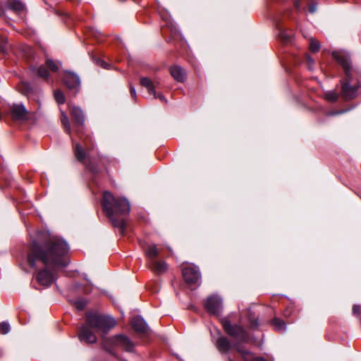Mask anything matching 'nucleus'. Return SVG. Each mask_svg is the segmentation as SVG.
Returning a JSON list of instances; mask_svg holds the SVG:
<instances>
[{
  "mask_svg": "<svg viewBox=\"0 0 361 361\" xmlns=\"http://www.w3.org/2000/svg\"><path fill=\"white\" fill-rule=\"evenodd\" d=\"M68 251V243L59 236L43 234L32 241L27 260L30 267L39 269L36 279L39 285L47 288L56 281V278L49 268L66 267Z\"/></svg>",
  "mask_w": 361,
  "mask_h": 361,
  "instance_id": "nucleus-1",
  "label": "nucleus"
},
{
  "mask_svg": "<svg viewBox=\"0 0 361 361\" xmlns=\"http://www.w3.org/2000/svg\"><path fill=\"white\" fill-rule=\"evenodd\" d=\"M101 204L114 227L118 228L121 234H124L126 228V216L130 213V205L123 197H115L109 191L103 193Z\"/></svg>",
  "mask_w": 361,
  "mask_h": 361,
  "instance_id": "nucleus-2",
  "label": "nucleus"
},
{
  "mask_svg": "<svg viewBox=\"0 0 361 361\" xmlns=\"http://www.w3.org/2000/svg\"><path fill=\"white\" fill-rule=\"evenodd\" d=\"M333 57L343 66L345 77L341 80V96L345 101H350L357 95L358 83L351 74V63L349 57L341 51H334Z\"/></svg>",
  "mask_w": 361,
  "mask_h": 361,
  "instance_id": "nucleus-3",
  "label": "nucleus"
},
{
  "mask_svg": "<svg viewBox=\"0 0 361 361\" xmlns=\"http://www.w3.org/2000/svg\"><path fill=\"white\" fill-rule=\"evenodd\" d=\"M86 322L92 329L103 333L108 332L116 324L113 317L94 312L86 314Z\"/></svg>",
  "mask_w": 361,
  "mask_h": 361,
  "instance_id": "nucleus-4",
  "label": "nucleus"
},
{
  "mask_svg": "<svg viewBox=\"0 0 361 361\" xmlns=\"http://www.w3.org/2000/svg\"><path fill=\"white\" fill-rule=\"evenodd\" d=\"M102 345L110 353H112L114 347H119L126 352H133L135 348V344L124 335L104 338L102 341Z\"/></svg>",
  "mask_w": 361,
  "mask_h": 361,
  "instance_id": "nucleus-5",
  "label": "nucleus"
},
{
  "mask_svg": "<svg viewBox=\"0 0 361 361\" xmlns=\"http://www.w3.org/2000/svg\"><path fill=\"white\" fill-rule=\"evenodd\" d=\"M221 324L224 331L228 335L238 338L242 343H248L250 335L244 327L238 324H232L227 318L223 319Z\"/></svg>",
  "mask_w": 361,
  "mask_h": 361,
  "instance_id": "nucleus-6",
  "label": "nucleus"
},
{
  "mask_svg": "<svg viewBox=\"0 0 361 361\" xmlns=\"http://www.w3.org/2000/svg\"><path fill=\"white\" fill-rule=\"evenodd\" d=\"M7 111H9L12 118L17 121H27L33 116V113L27 111L23 104H8Z\"/></svg>",
  "mask_w": 361,
  "mask_h": 361,
  "instance_id": "nucleus-7",
  "label": "nucleus"
},
{
  "mask_svg": "<svg viewBox=\"0 0 361 361\" xmlns=\"http://www.w3.org/2000/svg\"><path fill=\"white\" fill-rule=\"evenodd\" d=\"M183 277L186 283L189 285H199L200 273L198 268L194 265L185 266L182 270Z\"/></svg>",
  "mask_w": 361,
  "mask_h": 361,
  "instance_id": "nucleus-8",
  "label": "nucleus"
},
{
  "mask_svg": "<svg viewBox=\"0 0 361 361\" xmlns=\"http://www.w3.org/2000/svg\"><path fill=\"white\" fill-rule=\"evenodd\" d=\"M63 81L66 87L74 94H76L80 88V80L79 76L71 71H65L63 72Z\"/></svg>",
  "mask_w": 361,
  "mask_h": 361,
  "instance_id": "nucleus-9",
  "label": "nucleus"
},
{
  "mask_svg": "<svg viewBox=\"0 0 361 361\" xmlns=\"http://www.w3.org/2000/svg\"><path fill=\"white\" fill-rule=\"evenodd\" d=\"M206 310L213 314H218L222 307V300L216 295H212L209 297L204 304Z\"/></svg>",
  "mask_w": 361,
  "mask_h": 361,
  "instance_id": "nucleus-10",
  "label": "nucleus"
},
{
  "mask_svg": "<svg viewBox=\"0 0 361 361\" xmlns=\"http://www.w3.org/2000/svg\"><path fill=\"white\" fill-rule=\"evenodd\" d=\"M90 328L91 327L87 322L80 327L78 332V338L80 341L85 342L89 344L96 343L97 337Z\"/></svg>",
  "mask_w": 361,
  "mask_h": 361,
  "instance_id": "nucleus-11",
  "label": "nucleus"
},
{
  "mask_svg": "<svg viewBox=\"0 0 361 361\" xmlns=\"http://www.w3.org/2000/svg\"><path fill=\"white\" fill-rule=\"evenodd\" d=\"M70 114L73 119L74 120L75 123L78 127H82L85 124V116L82 109L75 105H70Z\"/></svg>",
  "mask_w": 361,
  "mask_h": 361,
  "instance_id": "nucleus-12",
  "label": "nucleus"
},
{
  "mask_svg": "<svg viewBox=\"0 0 361 361\" xmlns=\"http://www.w3.org/2000/svg\"><path fill=\"white\" fill-rule=\"evenodd\" d=\"M132 328L138 334H145L149 331V328L145 320L140 316L135 317L131 321Z\"/></svg>",
  "mask_w": 361,
  "mask_h": 361,
  "instance_id": "nucleus-13",
  "label": "nucleus"
},
{
  "mask_svg": "<svg viewBox=\"0 0 361 361\" xmlns=\"http://www.w3.org/2000/svg\"><path fill=\"white\" fill-rule=\"evenodd\" d=\"M215 345L219 352L222 354L228 353L232 348L230 341L225 336L219 337L216 341Z\"/></svg>",
  "mask_w": 361,
  "mask_h": 361,
  "instance_id": "nucleus-14",
  "label": "nucleus"
},
{
  "mask_svg": "<svg viewBox=\"0 0 361 361\" xmlns=\"http://www.w3.org/2000/svg\"><path fill=\"white\" fill-rule=\"evenodd\" d=\"M171 76L178 82H183L186 79V72L180 66L175 65L170 68Z\"/></svg>",
  "mask_w": 361,
  "mask_h": 361,
  "instance_id": "nucleus-15",
  "label": "nucleus"
},
{
  "mask_svg": "<svg viewBox=\"0 0 361 361\" xmlns=\"http://www.w3.org/2000/svg\"><path fill=\"white\" fill-rule=\"evenodd\" d=\"M149 267L157 274H163L168 269V265L164 261L152 260L149 262Z\"/></svg>",
  "mask_w": 361,
  "mask_h": 361,
  "instance_id": "nucleus-16",
  "label": "nucleus"
},
{
  "mask_svg": "<svg viewBox=\"0 0 361 361\" xmlns=\"http://www.w3.org/2000/svg\"><path fill=\"white\" fill-rule=\"evenodd\" d=\"M235 350L240 355L244 361H252L255 357L252 351L241 346L238 343L233 345Z\"/></svg>",
  "mask_w": 361,
  "mask_h": 361,
  "instance_id": "nucleus-17",
  "label": "nucleus"
},
{
  "mask_svg": "<svg viewBox=\"0 0 361 361\" xmlns=\"http://www.w3.org/2000/svg\"><path fill=\"white\" fill-rule=\"evenodd\" d=\"M140 85L147 89L149 94L153 95L154 97H157V92L154 89V83L149 78L142 77L140 78Z\"/></svg>",
  "mask_w": 361,
  "mask_h": 361,
  "instance_id": "nucleus-18",
  "label": "nucleus"
},
{
  "mask_svg": "<svg viewBox=\"0 0 361 361\" xmlns=\"http://www.w3.org/2000/svg\"><path fill=\"white\" fill-rule=\"evenodd\" d=\"M18 88L19 92L21 94H23L27 97H30L33 92V88H32L31 84L27 81H22L18 85Z\"/></svg>",
  "mask_w": 361,
  "mask_h": 361,
  "instance_id": "nucleus-19",
  "label": "nucleus"
},
{
  "mask_svg": "<svg viewBox=\"0 0 361 361\" xmlns=\"http://www.w3.org/2000/svg\"><path fill=\"white\" fill-rule=\"evenodd\" d=\"M145 255L149 262L155 260V258L159 255V250L156 245L152 244L148 246L145 250Z\"/></svg>",
  "mask_w": 361,
  "mask_h": 361,
  "instance_id": "nucleus-20",
  "label": "nucleus"
},
{
  "mask_svg": "<svg viewBox=\"0 0 361 361\" xmlns=\"http://www.w3.org/2000/svg\"><path fill=\"white\" fill-rule=\"evenodd\" d=\"M75 156L78 161L85 162L86 158V153L84 148L79 144H76L74 147Z\"/></svg>",
  "mask_w": 361,
  "mask_h": 361,
  "instance_id": "nucleus-21",
  "label": "nucleus"
},
{
  "mask_svg": "<svg viewBox=\"0 0 361 361\" xmlns=\"http://www.w3.org/2000/svg\"><path fill=\"white\" fill-rule=\"evenodd\" d=\"M45 65L52 72H57L61 66V63L59 61H54L51 59H47Z\"/></svg>",
  "mask_w": 361,
  "mask_h": 361,
  "instance_id": "nucleus-22",
  "label": "nucleus"
},
{
  "mask_svg": "<svg viewBox=\"0 0 361 361\" xmlns=\"http://www.w3.org/2000/svg\"><path fill=\"white\" fill-rule=\"evenodd\" d=\"M271 324L274 326L276 331H284L286 329V323L279 318H274L271 321Z\"/></svg>",
  "mask_w": 361,
  "mask_h": 361,
  "instance_id": "nucleus-23",
  "label": "nucleus"
},
{
  "mask_svg": "<svg viewBox=\"0 0 361 361\" xmlns=\"http://www.w3.org/2000/svg\"><path fill=\"white\" fill-rule=\"evenodd\" d=\"M61 120V123L63 126L65 132L67 134L71 135V124L69 122L68 117L67 116V115L65 113H62Z\"/></svg>",
  "mask_w": 361,
  "mask_h": 361,
  "instance_id": "nucleus-24",
  "label": "nucleus"
},
{
  "mask_svg": "<svg viewBox=\"0 0 361 361\" xmlns=\"http://www.w3.org/2000/svg\"><path fill=\"white\" fill-rule=\"evenodd\" d=\"M35 71L38 76L44 79H48L49 77V73L46 67L40 66L38 68H35Z\"/></svg>",
  "mask_w": 361,
  "mask_h": 361,
  "instance_id": "nucleus-25",
  "label": "nucleus"
},
{
  "mask_svg": "<svg viewBox=\"0 0 361 361\" xmlns=\"http://www.w3.org/2000/svg\"><path fill=\"white\" fill-rule=\"evenodd\" d=\"M324 99L331 103L336 102L338 99V94L335 91H328L324 94Z\"/></svg>",
  "mask_w": 361,
  "mask_h": 361,
  "instance_id": "nucleus-26",
  "label": "nucleus"
},
{
  "mask_svg": "<svg viewBox=\"0 0 361 361\" xmlns=\"http://www.w3.org/2000/svg\"><path fill=\"white\" fill-rule=\"evenodd\" d=\"M94 161V158L89 156L88 157V164L87 165V168L92 173H98L99 172V169L97 168V166L94 165V164L93 163Z\"/></svg>",
  "mask_w": 361,
  "mask_h": 361,
  "instance_id": "nucleus-27",
  "label": "nucleus"
},
{
  "mask_svg": "<svg viewBox=\"0 0 361 361\" xmlns=\"http://www.w3.org/2000/svg\"><path fill=\"white\" fill-rule=\"evenodd\" d=\"M10 8L16 11H22L24 10V5L17 0H14L11 2Z\"/></svg>",
  "mask_w": 361,
  "mask_h": 361,
  "instance_id": "nucleus-28",
  "label": "nucleus"
},
{
  "mask_svg": "<svg viewBox=\"0 0 361 361\" xmlns=\"http://www.w3.org/2000/svg\"><path fill=\"white\" fill-rule=\"evenodd\" d=\"M54 98L56 102L59 104L65 103L66 99L63 93L61 90H56L54 92Z\"/></svg>",
  "mask_w": 361,
  "mask_h": 361,
  "instance_id": "nucleus-29",
  "label": "nucleus"
},
{
  "mask_svg": "<svg viewBox=\"0 0 361 361\" xmlns=\"http://www.w3.org/2000/svg\"><path fill=\"white\" fill-rule=\"evenodd\" d=\"M320 49V44L318 41L313 39H310V49L312 52H317Z\"/></svg>",
  "mask_w": 361,
  "mask_h": 361,
  "instance_id": "nucleus-30",
  "label": "nucleus"
},
{
  "mask_svg": "<svg viewBox=\"0 0 361 361\" xmlns=\"http://www.w3.org/2000/svg\"><path fill=\"white\" fill-rule=\"evenodd\" d=\"M0 331L3 334L8 333L10 331V325L8 322H4L0 324Z\"/></svg>",
  "mask_w": 361,
  "mask_h": 361,
  "instance_id": "nucleus-31",
  "label": "nucleus"
},
{
  "mask_svg": "<svg viewBox=\"0 0 361 361\" xmlns=\"http://www.w3.org/2000/svg\"><path fill=\"white\" fill-rule=\"evenodd\" d=\"M306 62L308 65L309 69L312 70L314 64V61L313 60V59L310 56L306 55Z\"/></svg>",
  "mask_w": 361,
  "mask_h": 361,
  "instance_id": "nucleus-32",
  "label": "nucleus"
},
{
  "mask_svg": "<svg viewBox=\"0 0 361 361\" xmlns=\"http://www.w3.org/2000/svg\"><path fill=\"white\" fill-rule=\"evenodd\" d=\"M75 305L78 310H82L86 306V302L85 300H78L75 302Z\"/></svg>",
  "mask_w": 361,
  "mask_h": 361,
  "instance_id": "nucleus-33",
  "label": "nucleus"
},
{
  "mask_svg": "<svg viewBox=\"0 0 361 361\" xmlns=\"http://www.w3.org/2000/svg\"><path fill=\"white\" fill-rule=\"evenodd\" d=\"M353 313L354 315H356V316L361 315V306H360L358 305H353Z\"/></svg>",
  "mask_w": 361,
  "mask_h": 361,
  "instance_id": "nucleus-34",
  "label": "nucleus"
},
{
  "mask_svg": "<svg viewBox=\"0 0 361 361\" xmlns=\"http://www.w3.org/2000/svg\"><path fill=\"white\" fill-rule=\"evenodd\" d=\"M0 44L4 46V49L0 48V51L5 52L7 49V39L5 37H2L0 40Z\"/></svg>",
  "mask_w": 361,
  "mask_h": 361,
  "instance_id": "nucleus-35",
  "label": "nucleus"
},
{
  "mask_svg": "<svg viewBox=\"0 0 361 361\" xmlns=\"http://www.w3.org/2000/svg\"><path fill=\"white\" fill-rule=\"evenodd\" d=\"M129 87H130V95L133 98V99H135L137 97L136 90H135V87L131 84H130Z\"/></svg>",
  "mask_w": 361,
  "mask_h": 361,
  "instance_id": "nucleus-36",
  "label": "nucleus"
},
{
  "mask_svg": "<svg viewBox=\"0 0 361 361\" xmlns=\"http://www.w3.org/2000/svg\"><path fill=\"white\" fill-rule=\"evenodd\" d=\"M7 105L8 104H1L0 106V119H1L2 114L5 113L7 111Z\"/></svg>",
  "mask_w": 361,
  "mask_h": 361,
  "instance_id": "nucleus-37",
  "label": "nucleus"
},
{
  "mask_svg": "<svg viewBox=\"0 0 361 361\" xmlns=\"http://www.w3.org/2000/svg\"><path fill=\"white\" fill-rule=\"evenodd\" d=\"M317 4L316 3H313L309 6V11L312 13H314L317 10Z\"/></svg>",
  "mask_w": 361,
  "mask_h": 361,
  "instance_id": "nucleus-38",
  "label": "nucleus"
},
{
  "mask_svg": "<svg viewBox=\"0 0 361 361\" xmlns=\"http://www.w3.org/2000/svg\"><path fill=\"white\" fill-rule=\"evenodd\" d=\"M155 98H157V99H160V100H161V102H165V103L166 102V99H165V97H164L162 94H157V97H156Z\"/></svg>",
  "mask_w": 361,
  "mask_h": 361,
  "instance_id": "nucleus-39",
  "label": "nucleus"
},
{
  "mask_svg": "<svg viewBox=\"0 0 361 361\" xmlns=\"http://www.w3.org/2000/svg\"><path fill=\"white\" fill-rule=\"evenodd\" d=\"M250 323H251L252 327H253V328L257 327L259 326V323L257 319L251 320Z\"/></svg>",
  "mask_w": 361,
  "mask_h": 361,
  "instance_id": "nucleus-40",
  "label": "nucleus"
},
{
  "mask_svg": "<svg viewBox=\"0 0 361 361\" xmlns=\"http://www.w3.org/2000/svg\"><path fill=\"white\" fill-rule=\"evenodd\" d=\"M252 361H267V360L262 357H255Z\"/></svg>",
  "mask_w": 361,
  "mask_h": 361,
  "instance_id": "nucleus-41",
  "label": "nucleus"
},
{
  "mask_svg": "<svg viewBox=\"0 0 361 361\" xmlns=\"http://www.w3.org/2000/svg\"><path fill=\"white\" fill-rule=\"evenodd\" d=\"M343 111H332V112H330L328 115L329 116H334V115H336V114H341Z\"/></svg>",
  "mask_w": 361,
  "mask_h": 361,
  "instance_id": "nucleus-42",
  "label": "nucleus"
},
{
  "mask_svg": "<svg viewBox=\"0 0 361 361\" xmlns=\"http://www.w3.org/2000/svg\"><path fill=\"white\" fill-rule=\"evenodd\" d=\"M294 4H295V8H296L297 9H299V8H300V2H299V1H298V0L295 1V3H294Z\"/></svg>",
  "mask_w": 361,
  "mask_h": 361,
  "instance_id": "nucleus-43",
  "label": "nucleus"
},
{
  "mask_svg": "<svg viewBox=\"0 0 361 361\" xmlns=\"http://www.w3.org/2000/svg\"><path fill=\"white\" fill-rule=\"evenodd\" d=\"M75 133H76V134H78V135H80V130L79 129H75Z\"/></svg>",
  "mask_w": 361,
  "mask_h": 361,
  "instance_id": "nucleus-44",
  "label": "nucleus"
},
{
  "mask_svg": "<svg viewBox=\"0 0 361 361\" xmlns=\"http://www.w3.org/2000/svg\"><path fill=\"white\" fill-rule=\"evenodd\" d=\"M0 48H1V49H4V45H1V44H0Z\"/></svg>",
  "mask_w": 361,
  "mask_h": 361,
  "instance_id": "nucleus-45",
  "label": "nucleus"
},
{
  "mask_svg": "<svg viewBox=\"0 0 361 361\" xmlns=\"http://www.w3.org/2000/svg\"><path fill=\"white\" fill-rule=\"evenodd\" d=\"M167 249H168V250H169V252H171V247H167Z\"/></svg>",
  "mask_w": 361,
  "mask_h": 361,
  "instance_id": "nucleus-46",
  "label": "nucleus"
},
{
  "mask_svg": "<svg viewBox=\"0 0 361 361\" xmlns=\"http://www.w3.org/2000/svg\"><path fill=\"white\" fill-rule=\"evenodd\" d=\"M228 361H233V360L231 357H228Z\"/></svg>",
  "mask_w": 361,
  "mask_h": 361,
  "instance_id": "nucleus-47",
  "label": "nucleus"
}]
</instances>
